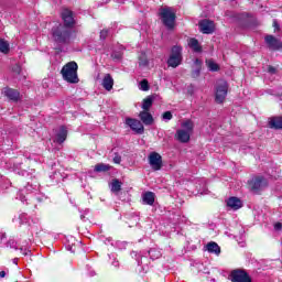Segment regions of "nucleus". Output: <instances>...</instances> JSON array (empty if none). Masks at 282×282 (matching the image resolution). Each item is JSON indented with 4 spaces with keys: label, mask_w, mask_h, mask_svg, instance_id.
Returning <instances> with one entry per match:
<instances>
[{
    "label": "nucleus",
    "mask_w": 282,
    "mask_h": 282,
    "mask_svg": "<svg viewBox=\"0 0 282 282\" xmlns=\"http://www.w3.org/2000/svg\"><path fill=\"white\" fill-rule=\"evenodd\" d=\"M149 164L153 171H160L162 169V155L158 152H152L149 155Z\"/></svg>",
    "instance_id": "6e6552de"
},
{
    "label": "nucleus",
    "mask_w": 282,
    "mask_h": 282,
    "mask_svg": "<svg viewBox=\"0 0 282 282\" xmlns=\"http://www.w3.org/2000/svg\"><path fill=\"white\" fill-rule=\"evenodd\" d=\"M188 46L191 47V50H193V52H202V46L199 45V41H197V39L192 37L188 40Z\"/></svg>",
    "instance_id": "aec40b11"
},
{
    "label": "nucleus",
    "mask_w": 282,
    "mask_h": 282,
    "mask_svg": "<svg viewBox=\"0 0 282 282\" xmlns=\"http://www.w3.org/2000/svg\"><path fill=\"white\" fill-rule=\"evenodd\" d=\"M126 123L128 124V127H130V129H132V131H135V133H144V126H142V122H140V120L127 119Z\"/></svg>",
    "instance_id": "f8f14e48"
},
{
    "label": "nucleus",
    "mask_w": 282,
    "mask_h": 282,
    "mask_svg": "<svg viewBox=\"0 0 282 282\" xmlns=\"http://www.w3.org/2000/svg\"><path fill=\"white\" fill-rule=\"evenodd\" d=\"M69 36H72V31L67 26H63V24L53 29V39L56 43H67Z\"/></svg>",
    "instance_id": "39448f33"
},
{
    "label": "nucleus",
    "mask_w": 282,
    "mask_h": 282,
    "mask_svg": "<svg viewBox=\"0 0 282 282\" xmlns=\"http://www.w3.org/2000/svg\"><path fill=\"white\" fill-rule=\"evenodd\" d=\"M274 230H282V224L281 223H276L274 225Z\"/></svg>",
    "instance_id": "79ce46f5"
},
{
    "label": "nucleus",
    "mask_w": 282,
    "mask_h": 282,
    "mask_svg": "<svg viewBox=\"0 0 282 282\" xmlns=\"http://www.w3.org/2000/svg\"><path fill=\"white\" fill-rule=\"evenodd\" d=\"M109 34V31L108 30H102L101 32H100V39H102V40H105V39H107V35Z\"/></svg>",
    "instance_id": "e433bc0d"
},
{
    "label": "nucleus",
    "mask_w": 282,
    "mask_h": 282,
    "mask_svg": "<svg viewBox=\"0 0 282 282\" xmlns=\"http://www.w3.org/2000/svg\"><path fill=\"white\" fill-rule=\"evenodd\" d=\"M264 41L270 50H281L282 47L281 40L274 37L273 35H267Z\"/></svg>",
    "instance_id": "ddd939ff"
},
{
    "label": "nucleus",
    "mask_w": 282,
    "mask_h": 282,
    "mask_svg": "<svg viewBox=\"0 0 282 282\" xmlns=\"http://www.w3.org/2000/svg\"><path fill=\"white\" fill-rule=\"evenodd\" d=\"M268 73L269 74H276V68H274L273 66H268Z\"/></svg>",
    "instance_id": "58836bf2"
},
{
    "label": "nucleus",
    "mask_w": 282,
    "mask_h": 282,
    "mask_svg": "<svg viewBox=\"0 0 282 282\" xmlns=\"http://www.w3.org/2000/svg\"><path fill=\"white\" fill-rule=\"evenodd\" d=\"M101 85L104 89H106V91H111L113 89V77H111L110 74H106L104 76Z\"/></svg>",
    "instance_id": "f3484780"
},
{
    "label": "nucleus",
    "mask_w": 282,
    "mask_h": 282,
    "mask_svg": "<svg viewBox=\"0 0 282 282\" xmlns=\"http://www.w3.org/2000/svg\"><path fill=\"white\" fill-rule=\"evenodd\" d=\"M8 246H10V248H14V250H19V248H17V246H15L14 240H10V241L8 242Z\"/></svg>",
    "instance_id": "ea45409f"
},
{
    "label": "nucleus",
    "mask_w": 282,
    "mask_h": 282,
    "mask_svg": "<svg viewBox=\"0 0 282 282\" xmlns=\"http://www.w3.org/2000/svg\"><path fill=\"white\" fill-rule=\"evenodd\" d=\"M6 239V232H0V241H3Z\"/></svg>",
    "instance_id": "37998d69"
},
{
    "label": "nucleus",
    "mask_w": 282,
    "mask_h": 282,
    "mask_svg": "<svg viewBox=\"0 0 282 282\" xmlns=\"http://www.w3.org/2000/svg\"><path fill=\"white\" fill-rule=\"evenodd\" d=\"M110 169L111 165L105 163H98L97 165H95L96 173H106V171H109Z\"/></svg>",
    "instance_id": "b1692460"
},
{
    "label": "nucleus",
    "mask_w": 282,
    "mask_h": 282,
    "mask_svg": "<svg viewBox=\"0 0 282 282\" xmlns=\"http://www.w3.org/2000/svg\"><path fill=\"white\" fill-rule=\"evenodd\" d=\"M181 127L182 129L176 131V140L186 143L191 140V133H193L195 124L191 120H186L182 122Z\"/></svg>",
    "instance_id": "7ed1b4c3"
},
{
    "label": "nucleus",
    "mask_w": 282,
    "mask_h": 282,
    "mask_svg": "<svg viewBox=\"0 0 282 282\" xmlns=\"http://www.w3.org/2000/svg\"><path fill=\"white\" fill-rule=\"evenodd\" d=\"M131 254H132V257H133V254H134V257H138V253L135 251H133Z\"/></svg>",
    "instance_id": "de8ad7c7"
},
{
    "label": "nucleus",
    "mask_w": 282,
    "mask_h": 282,
    "mask_svg": "<svg viewBox=\"0 0 282 282\" xmlns=\"http://www.w3.org/2000/svg\"><path fill=\"white\" fill-rule=\"evenodd\" d=\"M269 124L271 129H282V117H273Z\"/></svg>",
    "instance_id": "412c9836"
},
{
    "label": "nucleus",
    "mask_w": 282,
    "mask_h": 282,
    "mask_svg": "<svg viewBox=\"0 0 282 282\" xmlns=\"http://www.w3.org/2000/svg\"><path fill=\"white\" fill-rule=\"evenodd\" d=\"M226 96H228V82L219 79L216 84V102H224V100H226Z\"/></svg>",
    "instance_id": "423d86ee"
},
{
    "label": "nucleus",
    "mask_w": 282,
    "mask_h": 282,
    "mask_svg": "<svg viewBox=\"0 0 282 282\" xmlns=\"http://www.w3.org/2000/svg\"><path fill=\"white\" fill-rule=\"evenodd\" d=\"M139 89H141V91H149V82L147 79L141 80Z\"/></svg>",
    "instance_id": "cd10ccee"
},
{
    "label": "nucleus",
    "mask_w": 282,
    "mask_h": 282,
    "mask_svg": "<svg viewBox=\"0 0 282 282\" xmlns=\"http://www.w3.org/2000/svg\"><path fill=\"white\" fill-rule=\"evenodd\" d=\"M112 265H113L115 268H118V265H120V263L118 262V260H115V261L112 262Z\"/></svg>",
    "instance_id": "c03bdc74"
},
{
    "label": "nucleus",
    "mask_w": 282,
    "mask_h": 282,
    "mask_svg": "<svg viewBox=\"0 0 282 282\" xmlns=\"http://www.w3.org/2000/svg\"><path fill=\"white\" fill-rule=\"evenodd\" d=\"M208 252H213L214 254H220L221 253V248H219V245L216 242H209L206 246Z\"/></svg>",
    "instance_id": "4be33fe9"
},
{
    "label": "nucleus",
    "mask_w": 282,
    "mask_h": 282,
    "mask_svg": "<svg viewBox=\"0 0 282 282\" xmlns=\"http://www.w3.org/2000/svg\"><path fill=\"white\" fill-rule=\"evenodd\" d=\"M194 65H196V68H202V61H199L198 58H196L194 61Z\"/></svg>",
    "instance_id": "a19ab883"
},
{
    "label": "nucleus",
    "mask_w": 282,
    "mask_h": 282,
    "mask_svg": "<svg viewBox=\"0 0 282 282\" xmlns=\"http://www.w3.org/2000/svg\"><path fill=\"white\" fill-rule=\"evenodd\" d=\"M0 52L2 54H8L10 52V43L3 39H0Z\"/></svg>",
    "instance_id": "a878e982"
},
{
    "label": "nucleus",
    "mask_w": 282,
    "mask_h": 282,
    "mask_svg": "<svg viewBox=\"0 0 282 282\" xmlns=\"http://www.w3.org/2000/svg\"><path fill=\"white\" fill-rule=\"evenodd\" d=\"M229 279L231 282H252L248 272L241 269L232 270L229 274Z\"/></svg>",
    "instance_id": "0eeeda50"
},
{
    "label": "nucleus",
    "mask_w": 282,
    "mask_h": 282,
    "mask_svg": "<svg viewBox=\"0 0 282 282\" xmlns=\"http://www.w3.org/2000/svg\"><path fill=\"white\" fill-rule=\"evenodd\" d=\"M251 191H254L256 193L258 191H261L268 186V181L263 176H258L256 178H252L249 183Z\"/></svg>",
    "instance_id": "1a4fd4ad"
},
{
    "label": "nucleus",
    "mask_w": 282,
    "mask_h": 282,
    "mask_svg": "<svg viewBox=\"0 0 282 282\" xmlns=\"http://www.w3.org/2000/svg\"><path fill=\"white\" fill-rule=\"evenodd\" d=\"M206 65L209 69V72H218L219 70V65L215 63L213 59H207Z\"/></svg>",
    "instance_id": "bb28decb"
},
{
    "label": "nucleus",
    "mask_w": 282,
    "mask_h": 282,
    "mask_svg": "<svg viewBox=\"0 0 282 282\" xmlns=\"http://www.w3.org/2000/svg\"><path fill=\"white\" fill-rule=\"evenodd\" d=\"M13 72L15 73V74H21V66H19V65H15V66H13Z\"/></svg>",
    "instance_id": "4c0bfd02"
},
{
    "label": "nucleus",
    "mask_w": 282,
    "mask_h": 282,
    "mask_svg": "<svg viewBox=\"0 0 282 282\" xmlns=\"http://www.w3.org/2000/svg\"><path fill=\"white\" fill-rule=\"evenodd\" d=\"M106 241H108V243H110V241H111V238H107V239H106Z\"/></svg>",
    "instance_id": "09e8293b"
},
{
    "label": "nucleus",
    "mask_w": 282,
    "mask_h": 282,
    "mask_svg": "<svg viewBox=\"0 0 282 282\" xmlns=\"http://www.w3.org/2000/svg\"><path fill=\"white\" fill-rule=\"evenodd\" d=\"M151 107H153V97L149 96L145 99H143L142 109L144 111H149V109H151Z\"/></svg>",
    "instance_id": "393cba45"
},
{
    "label": "nucleus",
    "mask_w": 282,
    "mask_h": 282,
    "mask_svg": "<svg viewBox=\"0 0 282 282\" xmlns=\"http://www.w3.org/2000/svg\"><path fill=\"white\" fill-rule=\"evenodd\" d=\"M149 256L151 257V259H160L161 254L159 251H155L154 249H151L149 251Z\"/></svg>",
    "instance_id": "7c9ffc66"
},
{
    "label": "nucleus",
    "mask_w": 282,
    "mask_h": 282,
    "mask_svg": "<svg viewBox=\"0 0 282 282\" xmlns=\"http://www.w3.org/2000/svg\"><path fill=\"white\" fill-rule=\"evenodd\" d=\"M159 17L163 23L164 26H166L167 30H173L175 28V9L171 7H163L159 9Z\"/></svg>",
    "instance_id": "f03ea898"
},
{
    "label": "nucleus",
    "mask_w": 282,
    "mask_h": 282,
    "mask_svg": "<svg viewBox=\"0 0 282 282\" xmlns=\"http://www.w3.org/2000/svg\"><path fill=\"white\" fill-rule=\"evenodd\" d=\"M65 140H67V128L62 126L56 132L55 142H57L58 144H63Z\"/></svg>",
    "instance_id": "dca6fc26"
},
{
    "label": "nucleus",
    "mask_w": 282,
    "mask_h": 282,
    "mask_svg": "<svg viewBox=\"0 0 282 282\" xmlns=\"http://www.w3.org/2000/svg\"><path fill=\"white\" fill-rule=\"evenodd\" d=\"M139 118L143 122V124H147V126L153 124V116L149 113V110H144L140 112Z\"/></svg>",
    "instance_id": "a211bd4d"
},
{
    "label": "nucleus",
    "mask_w": 282,
    "mask_h": 282,
    "mask_svg": "<svg viewBox=\"0 0 282 282\" xmlns=\"http://www.w3.org/2000/svg\"><path fill=\"white\" fill-rule=\"evenodd\" d=\"M17 261H18V259H14V260H13V263H15V265H17Z\"/></svg>",
    "instance_id": "8fccbe9b"
},
{
    "label": "nucleus",
    "mask_w": 282,
    "mask_h": 282,
    "mask_svg": "<svg viewBox=\"0 0 282 282\" xmlns=\"http://www.w3.org/2000/svg\"><path fill=\"white\" fill-rule=\"evenodd\" d=\"M138 265H141V262H140V261H138Z\"/></svg>",
    "instance_id": "3c124183"
},
{
    "label": "nucleus",
    "mask_w": 282,
    "mask_h": 282,
    "mask_svg": "<svg viewBox=\"0 0 282 282\" xmlns=\"http://www.w3.org/2000/svg\"><path fill=\"white\" fill-rule=\"evenodd\" d=\"M139 65H143V66L149 65V61L147 59V57H144V55L140 56Z\"/></svg>",
    "instance_id": "473e14b6"
},
{
    "label": "nucleus",
    "mask_w": 282,
    "mask_h": 282,
    "mask_svg": "<svg viewBox=\"0 0 282 282\" xmlns=\"http://www.w3.org/2000/svg\"><path fill=\"white\" fill-rule=\"evenodd\" d=\"M62 19L64 21V28H74V23H76V21H74V12L69 9H64L62 11Z\"/></svg>",
    "instance_id": "9d476101"
},
{
    "label": "nucleus",
    "mask_w": 282,
    "mask_h": 282,
    "mask_svg": "<svg viewBox=\"0 0 282 282\" xmlns=\"http://www.w3.org/2000/svg\"><path fill=\"white\" fill-rule=\"evenodd\" d=\"M61 74L66 83H69L70 85H76L80 80L78 79V64L76 62H69L64 65Z\"/></svg>",
    "instance_id": "f257e3e1"
},
{
    "label": "nucleus",
    "mask_w": 282,
    "mask_h": 282,
    "mask_svg": "<svg viewBox=\"0 0 282 282\" xmlns=\"http://www.w3.org/2000/svg\"><path fill=\"white\" fill-rule=\"evenodd\" d=\"M29 191V188L28 187H24L23 189H21L20 192H19V194H18V197H19V199H20V202H25V192H28Z\"/></svg>",
    "instance_id": "c756f323"
},
{
    "label": "nucleus",
    "mask_w": 282,
    "mask_h": 282,
    "mask_svg": "<svg viewBox=\"0 0 282 282\" xmlns=\"http://www.w3.org/2000/svg\"><path fill=\"white\" fill-rule=\"evenodd\" d=\"M3 94L7 96V98H9V100H13V102H17V100H19L21 97L19 90L12 88H4Z\"/></svg>",
    "instance_id": "2eb2a0df"
},
{
    "label": "nucleus",
    "mask_w": 282,
    "mask_h": 282,
    "mask_svg": "<svg viewBox=\"0 0 282 282\" xmlns=\"http://www.w3.org/2000/svg\"><path fill=\"white\" fill-rule=\"evenodd\" d=\"M142 199L144 204H148V206H153V204H155V194L152 192H147L143 194Z\"/></svg>",
    "instance_id": "6ab92c4d"
},
{
    "label": "nucleus",
    "mask_w": 282,
    "mask_h": 282,
    "mask_svg": "<svg viewBox=\"0 0 282 282\" xmlns=\"http://www.w3.org/2000/svg\"><path fill=\"white\" fill-rule=\"evenodd\" d=\"M202 72V68H196L193 70L192 76L193 78H197Z\"/></svg>",
    "instance_id": "c9c22d12"
},
{
    "label": "nucleus",
    "mask_w": 282,
    "mask_h": 282,
    "mask_svg": "<svg viewBox=\"0 0 282 282\" xmlns=\"http://www.w3.org/2000/svg\"><path fill=\"white\" fill-rule=\"evenodd\" d=\"M162 120H164L165 122H169V120H173V113L171 111H165L162 115Z\"/></svg>",
    "instance_id": "c85d7f7f"
},
{
    "label": "nucleus",
    "mask_w": 282,
    "mask_h": 282,
    "mask_svg": "<svg viewBox=\"0 0 282 282\" xmlns=\"http://www.w3.org/2000/svg\"><path fill=\"white\" fill-rule=\"evenodd\" d=\"M113 162L115 164H120V162H122V156H120L118 153H115Z\"/></svg>",
    "instance_id": "72a5a7b5"
},
{
    "label": "nucleus",
    "mask_w": 282,
    "mask_h": 282,
    "mask_svg": "<svg viewBox=\"0 0 282 282\" xmlns=\"http://www.w3.org/2000/svg\"><path fill=\"white\" fill-rule=\"evenodd\" d=\"M199 29L203 34H213L215 32V22L210 20H202L199 22Z\"/></svg>",
    "instance_id": "9b49d317"
},
{
    "label": "nucleus",
    "mask_w": 282,
    "mask_h": 282,
    "mask_svg": "<svg viewBox=\"0 0 282 282\" xmlns=\"http://www.w3.org/2000/svg\"><path fill=\"white\" fill-rule=\"evenodd\" d=\"M68 250H70V252H76V248L74 247H69Z\"/></svg>",
    "instance_id": "49530a36"
},
{
    "label": "nucleus",
    "mask_w": 282,
    "mask_h": 282,
    "mask_svg": "<svg viewBox=\"0 0 282 282\" xmlns=\"http://www.w3.org/2000/svg\"><path fill=\"white\" fill-rule=\"evenodd\" d=\"M110 191L112 193H120V191H122V183L118 180H112L110 183Z\"/></svg>",
    "instance_id": "5701e85b"
},
{
    "label": "nucleus",
    "mask_w": 282,
    "mask_h": 282,
    "mask_svg": "<svg viewBox=\"0 0 282 282\" xmlns=\"http://www.w3.org/2000/svg\"><path fill=\"white\" fill-rule=\"evenodd\" d=\"M20 251L23 254V257H28V254L31 253L30 249L23 247L20 248Z\"/></svg>",
    "instance_id": "f704fd0d"
},
{
    "label": "nucleus",
    "mask_w": 282,
    "mask_h": 282,
    "mask_svg": "<svg viewBox=\"0 0 282 282\" xmlns=\"http://www.w3.org/2000/svg\"><path fill=\"white\" fill-rule=\"evenodd\" d=\"M182 61H184V57L182 56V46H173L170 57L167 58L169 67H173V69H175V67H180V65H182Z\"/></svg>",
    "instance_id": "20e7f679"
},
{
    "label": "nucleus",
    "mask_w": 282,
    "mask_h": 282,
    "mask_svg": "<svg viewBox=\"0 0 282 282\" xmlns=\"http://www.w3.org/2000/svg\"><path fill=\"white\" fill-rule=\"evenodd\" d=\"M227 206L228 208H231V210H239V208L243 206V203H241V199H239L238 197L232 196L227 199Z\"/></svg>",
    "instance_id": "4468645a"
},
{
    "label": "nucleus",
    "mask_w": 282,
    "mask_h": 282,
    "mask_svg": "<svg viewBox=\"0 0 282 282\" xmlns=\"http://www.w3.org/2000/svg\"><path fill=\"white\" fill-rule=\"evenodd\" d=\"M111 58H113V61H120V58H122V52L115 51L111 54Z\"/></svg>",
    "instance_id": "2f4dec72"
},
{
    "label": "nucleus",
    "mask_w": 282,
    "mask_h": 282,
    "mask_svg": "<svg viewBox=\"0 0 282 282\" xmlns=\"http://www.w3.org/2000/svg\"><path fill=\"white\" fill-rule=\"evenodd\" d=\"M6 278V271H0V279H4Z\"/></svg>",
    "instance_id": "a18cd8bd"
}]
</instances>
